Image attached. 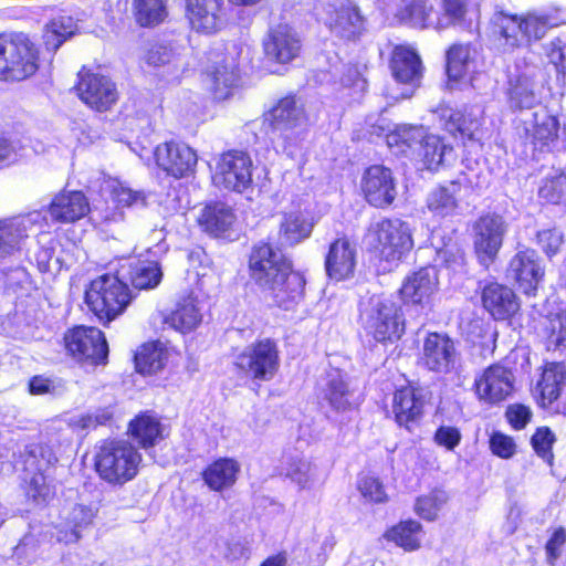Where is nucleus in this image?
<instances>
[{
  "instance_id": "obj_50",
  "label": "nucleus",
  "mask_w": 566,
  "mask_h": 566,
  "mask_svg": "<svg viewBox=\"0 0 566 566\" xmlns=\"http://www.w3.org/2000/svg\"><path fill=\"white\" fill-rule=\"evenodd\" d=\"M542 334L548 349L566 347V311L547 315Z\"/></svg>"
},
{
  "instance_id": "obj_43",
  "label": "nucleus",
  "mask_w": 566,
  "mask_h": 566,
  "mask_svg": "<svg viewBox=\"0 0 566 566\" xmlns=\"http://www.w3.org/2000/svg\"><path fill=\"white\" fill-rule=\"evenodd\" d=\"M313 230V223L310 222L302 212L290 211L282 216L279 226V234L285 247H294L307 239Z\"/></svg>"
},
{
  "instance_id": "obj_62",
  "label": "nucleus",
  "mask_w": 566,
  "mask_h": 566,
  "mask_svg": "<svg viewBox=\"0 0 566 566\" xmlns=\"http://www.w3.org/2000/svg\"><path fill=\"white\" fill-rule=\"evenodd\" d=\"M539 197L548 205H560L566 201L559 179H547L538 190Z\"/></svg>"
},
{
  "instance_id": "obj_53",
  "label": "nucleus",
  "mask_w": 566,
  "mask_h": 566,
  "mask_svg": "<svg viewBox=\"0 0 566 566\" xmlns=\"http://www.w3.org/2000/svg\"><path fill=\"white\" fill-rule=\"evenodd\" d=\"M208 77L216 97L221 99L229 96V88L237 84L239 75L235 65L230 63L216 66L208 73Z\"/></svg>"
},
{
  "instance_id": "obj_21",
  "label": "nucleus",
  "mask_w": 566,
  "mask_h": 566,
  "mask_svg": "<svg viewBox=\"0 0 566 566\" xmlns=\"http://www.w3.org/2000/svg\"><path fill=\"white\" fill-rule=\"evenodd\" d=\"M542 74L539 66L523 61L516 64V72L509 81V102L512 108L530 109L539 104L537 77Z\"/></svg>"
},
{
  "instance_id": "obj_11",
  "label": "nucleus",
  "mask_w": 566,
  "mask_h": 566,
  "mask_svg": "<svg viewBox=\"0 0 566 566\" xmlns=\"http://www.w3.org/2000/svg\"><path fill=\"white\" fill-rule=\"evenodd\" d=\"M66 354L75 361L92 366L108 363V343L103 331L95 326L74 325L62 337Z\"/></svg>"
},
{
  "instance_id": "obj_44",
  "label": "nucleus",
  "mask_w": 566,
  "mask_h": 566,
  "mask_svg": "<svg viewBox=\"0 0 566 566\" xmlns=\"http://www.w3.org/2000/svg\"><path fill=\"white\" fill-rule=\"evenodd\" d=\"M436 14L433 0H403L397 13L401 21L418 28H433L430 21Z\"/></svg>"
},
{
  "instance_id": "obj_31",
  "label": "nucleus",
  "mask_w": 566,
  "mask_h": 566,
  "mask_svg": "<svg viewBox=\"0 0 566 566\" xmlns=\"http://www.w3.org/2000/svg\"><path fill=\"white\" fill-rule=\"evenodd\" d=\"M240 471L241 465L237 459L220 457L208 463L200 475L210 491L222 493L235 485Z\"/></svg>"
},
{
  "instance_id": "obj_26",
  "label": "nucleus",
  "mask_w": 566,
  "mask_h": 566,
  "mask_svg": "<svg viewBox=\"0 0 566 566\" xmlns=\"http://www.w3.org/2000/svg\"><path fill=\"white\" fill-rule=\"evenodd\" d=\"M325 24L334 35L354 40L363 30V18L350 0H335L326 7Z\"/></svg>"
},
{
  "instance_id": "obj_34",
  "label": "nucleus",
  "mask_w": 566,
  "mask_h": 566,
  "mask_svg": "<svg viewBox=\"0 0 566 566\" xmlns=\"http://www.w3.org/2000/svg\"><path fill=\"white\" fill-rule=\"evenodd\" d=\"M111 199L114 202V208H105L99 211V222L108 224L124 220L125 208L146 207L148 193L144 190H135L130 187L118 184L111 190Z\"/></svg>"
},
{
  "instance_id": "obj_16",
  "label": "nucleus",
  "mask_w": 566,
  "mask_h": 566,
  "mask_svg": "<svg viewBox=\"0 0 566 566\" xmlns=\"http://www.w3.org/2000/svg\"><path fill=\"white\" fill-rule=\"evenodd\" d=\"M482 308L496 322L512 323L521 315L522 304L516 292L497 281L486 282L480 292Z\"/></svg>"
},
{
  "instance_id": "obj_40",
  "label": "nucleus",
  "mask_w": 566,
  "mask_h": 566,
  "mask_svg": "<svg viewBox=\"0 0 566 566\" xmlns=\"http://www.w3.org/2000/svg\"><path fill=\"white\" fill-rule=\"evenodd\" d=\"M168 352L159 339L143 343L134 354L135 370L140 375H154L161 370Z\"/></svg>"
},
{
  "instance_id": "obj_20",
  "label": "nucleus",
  "mask_w": 566,
  "mask_h": 566,
  "mask_svg": "<svg viewBox=\"0 0 566 566\" xmlns=\"http://www.w3.org/2000/svg\"><path fill=\"white\" fill-rule=\"evenodd\" d=\"M78 77V95L90 107L105 112L117 102L116 84L108 76L83 70Z\"/></svg>"
},
{
  "instance_id": "obj_5",
  "label": "nucleus",
  "mask_w": 566,
  "mask_h": 566,
  "mask_svg": "<svg viewBox=\"0 0 566 566\" xmlns=\"http://www.w3.org/2000/svg\"><path fill=\"white\" fill-rule=\"evenodd\" d=\"M359 321L366 336L382 346L397 344L407 332L403 308L390 297L371 296L360 308Z\"/></svg>"
},
{
  "instance_id": "obj_12",
  "label": "nucleus",
  "mask_w": 566,
  "mask_h": 566,
  "mask_svg": "<svg viewBox=\"0 0 566 566\" xmlns=\"http://www.w3.org/2000/svg\"><path fill=\"white\" fill-rule=\"evenodd\" d=\"M427 403L423 388L408 380L391 392V419L398 429L413 433L423 423Z\"/></svg>"
},
{
  "instance_id": "obj_30",
  "label": "nucleus",
  "mask_w": 566,
  "mask_h": 566,
  "mask_svg": "<svg viewBox=\"0 0 566 566\" xmlns=\"http://www.w3.org/2000/svg\"><path fill=\"white\" fill-rule=\"evenodd\" d=\"M223 0H187V18L193 30L211 34L222 25Z\"/></svg>"
},
{
  "instance_id": "obj_42",
  "label": "nucleus",
  "mask_w": 566,
  "mask_h": 566,
  "mask_svg": "<svg viewBox=\"0 0 566 566\" xmlns=\"http://www.w3.org/2000/svg\"><path fill=\"white\" fill-rule=\"evenodd\" d=\"M459 180H451L448 186L432 190L427 198L426 207L434 216L446 218L453 216L459 207L457 193L460 191Z\"/></svg>"
},
{
  "instance_id": "obj_25",
  "label": "nucleus",
  "mask_w": 566,
  "mask_h": 566,
  "mask_svg": "<svg viewBox=\"0 0 566 566\" xmlns=\"http://www.w3.org/2000/svg\"><path fill=\"white\" fill-rule=\"evenodd\" d=\"M126 434L138 450H148L167 438L168 429L154 410H143L128 421Z\"/></svg>"
},
{
  "instance_id": "obj_4",
  "label": "nucleus",
  "mask_w": 566,
  "mask_h": 566,
  "mask_svg": "<svg viewBox=\"0 0 566 566\" xmlns=\"http://www.w3.org/2000/svg\"><path fill=\"white\" fill-rule=\"evenodd\" d=\"M130 287L112 273L97 275L86 285L84 303L87 311L104 327L120 317L134 301Z\"/></svg>"
},
{
  "instance_id": "obj_55",
  "label": "nucleus",
  "mask_w": 566,
  "mask_h": 566,
  "mask_svg": "<svg viewBox=\"0 0 566 566\" xmlns=\"http://www.w3.org/2000/svg\"><path fill=\"white\" fill-rule=\"evenodd\" d=\"M446 126L449 132H458L463 138H468L469 140L481 139V122L480 118L472 113L464 115L461 112L452 111Z\"/></svg>"
},
{
  "instance_id": "obj_3",
  "label": "nucleus",
  "mask_w": 566,
  "mask_h": 566,
  "mask_svg": "<svg viewBox=\"0 0 566 566\" xmlns=\"http://www.w3.org/2000/svg\"><path fill=\"white\" fill-rule=\"evenodd\" d=\"M143 454L129 440L107 438L99 442L93 457L98 479L112 488H123L139 474Z\"/></svg>"
},
{
  "instance_id": "obj_35",
  "label": "nucleus",
  "mask_w": 566,
  "mask_h": 566,
  "mask_svg": "<svg viewBox=\"0 0 566 566\" xmlns=\"http://www.w3.org/2000/svg\"><path fill=\"white\" fill-rule=\"evenodd\" d=\"M441 9L442 11H437L436 18L430 21L433 29L471 25L480 17L479 7L469 0H442Z\"/></svg>"
},
{
  "instance_id": "obj_48",
  "label": "nucleus",
  "mask_w": 566,
  "mask_h": 566,
  "mask_svg": "<svg viewBox=\"0 0 566 566\" xmlns=\"http://www.w3.org/2000/svg\"><path fill=\"white\" fill-rule=\"evenodd\" d=\"M136 21L142 27H155L168 15L167 0H134Z\"/></svg>"
},
{
  "instance_id": "obj_24",
  "label": "nucleus",
  "mask_w": 566,
  "mask_h": 566,
  "mask_svg": "<svg viewBox=\"0 0 566 566\" xmlns=\"http://www.w3.org/2000/svg\"><path fill=\"white\" fill-rule=\"evenodd\" d=\"M302 42L296 31L286 23L271 27L263 39V50L268 60L286 64L296 59Z\"/></svg>"
},
{
  "instance_id": "obj_23",
  "label": "nucleus",
  "mask_w": 566,
  "mask_h": 566,
  "mask_svg": "<svg viewBox=\"0 0 566 566\" xmlns=\"http://www.w3.org/2000/svg\"><path fill=\"white\" fill-rule=\"evenodd\" d=\"M116 274L130 290L147 291L157 287L163 280V272L157 261L127 256L119 261Z\"/></svg>"
},
{
  "instance_id": "obj_47",
  "label": "nucleus",
  "mask_w": 566,
  "mask_h": 566,
  "mask_svg": "<svg viewBox=\"0 0 566 566\" xmlns=\"http://www.w3.org/2000/svg\"><path fill=\"white\" fill-rule=\"evenodd\" d=\"M475 63L470 45L455 44L447 53V73L451 80L458 81L474 72Z\"/></svg>"
},
{
  "instance_id": "obj_19",
  "label": "nucleus",
  "mask_w": 566,
  "mask_h": 566,
  "mask_svg": "<svg viewBox=\"0 0 566 566\" xmlns=\"http://www.w3.org/2000/svg\"><path fill=\"white\" fill-rule=\"evenodd\" d=\"M357 266V248L346 234L335 238L327 247L324 269L327 277L343 282L354 277Z\"/></svg>"
},
{
  "instance_id": "obj_45",
  "label": "nucleus",
  "mask_w": 566,
  "mask_h": 566,
  "mask_svg": "<svg viewBox=\"0 0 566 566\" xmlns=\"http://www.w3.org/2000/svg\"><path fill=\"white\" fill-rule=\"evenodd\" d=\"M360 189L365 200L378 209L389 207L397 196L394 179H361Z\"/></svg>"
},
{
  "instance_id": "obj_22",
  "label": "nucleus",
  "mask_w": 566,
  "mask_h": 566,
  "mask_svg": "<svg viewBox=\"0 0 566 566\" xmlns=\"http://www.w3.org/2000/svg\"><path fill=\"white\" fill-rule=\"evenodd\" d=\"M154 154L157 166L169 177H190L196 172L197 153L185 143L160 144Z\"/></svg>"
},
{
  "instance_id": "obj_1",
  "label": "nucleus",
  "mask_w": 566,
  "mask_h": 566,
  "mask_svg": "<svg viewBox=\"0 0 566 566\" xmlns=\"http://www.w3.org/2000/svg\"><path fill=\"white\" fill-rule=\"evenodd\" d=\"M250 282L271 307L294 310L304 298L306 279L271 242L254 243L247 256Z\"/></svg>"
},
{
  "instance_id": "obj_60",
  "label": "nucleus",
  "mask_w": 566,
  "mask_h": 566,
  "mask_svg": "<svg viewBox=\"0 0 566 566\" xmlns=\"http://www.w3.org/2000/svg\"><path fill=\"white\" fill-rule=\"evenodd\" d=\"M462 434L457 427L440 426L433 433V441L436 444L446 448L447 450H454L461 442Z\"/></svg>"
},
{
  "instance_id": "obj_54",
  "label": "nucleus",
  "mask_w": 566,
  "mask_h": 566,
  "mask_svg": "<svg viewBox=\"0 0 566 566\" xmlns=\"http://www.w3.org/2000/svg\"><path fill=\"white\" fill-rule=\"evenodd\" d=\"M324 398L336 411L349 410L352 403V390L348 382L342 377L329 379L324 388Z\"/></svg>"
},
{
  "instance_id": "obj_33",
  "label": "nucleus",
  "mask_w": 566,
  "mask_h": 566,
  "mask_svg": "<svg viewBox=\"0 0 566 566\" xmlns=\"http://www.w3.org/2000/svg\"><path fill=\"white\" fill-rule=\"evenodd\" d=\"M30 228L31 221L22 216L0 219V263L21 252Z\"/></svg>"
},
{
  "instance_id": "obj_13",
  "label": "nucleus",
  "mask_w": 566,
  "mask_h": 566,
  "mask_svg": "<svg viewBox=\"0 0 566 566\" xmlns=\"http://www.w3.org/2000/svg\"><path fill=\"white\" fill-rule=\"evenodd\" d=\"M460 357L457 340L448 333L428 332L422 339L417 364L428 373L448 375L455 370Z\"/></svg>"
},
{
  "instance_id": "obj_18",
  "label": "nucleus",
  "mask_w": 566,
  "mask_h": 566,
  "mask_svg": "<svg viewBox=\"0 0 566 566\" xmlns=\"http://www.w3.org/2000/svg\"><path fill=\"white\" fill-rule=\"evenodd\" d=\"M238 216L235 209L221 200H208L196 218V224L211 239H228L235 230Z\"/></svg>"
},
{
  "instance_id": "obj_46",
  "label": "nucleus",
  "mask_w": 566,
  "mask_h": 566,
  "mask_svg": "<svg viewBox=\"0 0 566 566\" xmlns=\"http://www.w3.org/2000/svg\"><path fill=\"white\" fill-rule=\"evenodd\" d=\"M251 157L240 150H230L220 156L216 164V174L220 177H251Z\"/></svg>"
},
{
  "instance_id": "obj_56",
  "label": "nucleus",
  "mask_w": 566,
  "mask_h": 566,
  "mask_svg": "<svg viewBox=\"0 0 566 566\" xmlns=\"http://www.w3.org/2000/svg\"><path fill=\"white\" fill-rule=\"evenodd\" d=\"M555 442V433L547 426L536 428L531 437V446L534 452L548 465H553L554 462L553 446Z\"/></svg>"
},
{
  "instance_id": "obj_38",
  "label": "nucleus",
  "mask_w": 566,
  "mask_h": 566,
  "mask_svg": "<svg viewBox=\"0 0 566 566\" xmlns=\"http://www.w3.org/2000/svg\"><path fill=\"white\" fill-rule=\"evenodd\" d=\"M270 122L281 132L300 127L306 122L304 107L295 96H285L270 111Z\"/></svg>"
},
{
  "instance_id": "obj_6",
  "label": "nucleus",
  "mask_w": 566,
  "mask_h": 566,
  "mask_svg": "<svg viewBox=\"0 0 566 566\" xmlns=\"http://www.w3.org/2000/svg\"><path fill=\"white\" fill-rule=\"evenodd\" d=\"M56 461L53 448L43 441L29 443L20 453V486L27 499L44 504L54 496V486L48 481L45 471Z\"/></svg>"
},
{
  "instance_id": "obj_41",
  "label": "nucleus",
  "mask_w": 566,
  "mask_h": 566,
  "mask_svg": "<svg viewBox=\"0 0 566 566\" xmlns=\"http://www.w3.org/2000/svg\"><path fill=\"white\" fill-rule=\"evenodd\" d=\"M201 321L200 310L191 297H184L178 301L175 308L164 318L165 324L181 334L195 331L201 324Z\"/></svg>"
},
{
  "instance_id": "obj_61",
  "label": "nucleus",
  "mask_w": 566,
  "mask_h": 566,
  "mask_svg": "<svg viewBox=\"0 0 566 566\" xmlns=\"http://www.w3.org/2000/svg\"><path fill=\"white\" fill-rule=\"evenodd\" d=\"M473 331L472 343L480 347L482 354H492L496 347L497 333L490 325H480Z\"/></svg>"
},
{
  "instance_id": "obj_37",
  "label": "nucleus",
  "mask_w": 566,
  "mask_h": 566,
  "mask_svg": "<svg viewBox=\"0 0 566 566\" xmlns=\"http://www.w3.org/2000/svg\"><path fill=\"white\" fill-rule=\"evenodd\" d=\"M423 534V526L419 521L406 518L387 527L382 533V537L403 552L411 553L422 547Z\"/></svg>"
},
{
  "instance_id": "obj_32",
  "label": "nucleus",
  "mask_w": 566,
  "mask_h": 566,
  "mask_svg": "<svg viewBox=\"0 0 566 566\" xmlns=\"http://www.w3.org/2000/svg\"><path fill=\"white\" fill-rule=\"evenodd\" d=\"M97 509L92 505L75 504L67 515L55 525L57 542L74 544L82 537V532L87 530L96 518Z\"/></svg>"
},
{
  "instance_id": "obj_59",
  "label": "nucleus",
  "mask_w": 566,
  "mask_h": 566,
  "mask_svg": "<svg viewBox=\"0 0 566 566\" xmlns=\"http://www.w3.org/2000/svg\"><path fill=\"white\" fill-rule=\"evenodd\" d=\"M566 544V530L563 526L555 527L545 543L546 562L555 565L562 555V548Z\"/></svg>"
},
{
  "instance_id": "obj_17",
  "label": "nucleus",
  "mask_w": 566,
  "mask_h": 566,
  "mask_svg": "<svg viewBox=\"0 0 566 566\" xmlns=\"http://www.w3.org/2000/svg\"><path fill=\"white\" fill-rule=\"evenodd\" d=\"M506 273L524 295L535 296L544 280L545 269L536 251L526 248L511 258Z\"/></svg>"
},
{
  "instance_id": "obj_51",
  "label": "nucleus",
  "mask_w": 566,
  "mask_h": 566,
  "mask_svg": "<svg viewBox=\"0 0 566 566\" xmlns=\"http://www.w3.org/2000/svg\"><path fill=\"white\" fill-rule=\"evenodd\" d=\"M74 28L75 23L71 17H59L53 19L45 27L43 34L46 49L56 51L66 39L74 34Z\"/></svg>"
},
{
  "instance_id": "obj_36",
  "label": "nucleus",
  "mask_w": 566,
  "mask_h": 566,
  "mask_svg": "<svg viewBox=\"0 0 566 566\" xmlns=\"http://www.w3.org/2000/svg\"><path fill=\"white\" fill-rule=\"evenodd\" d=\"M566 381V371L560 363H547L536 384V402L543 409H548L558 400L562 387Z\"/></svg>"
},
{
  "instance_id": "obj_28",
  "label": "nucleus",
  "mask_w": 566,
  "mask_h": 566,
  "mask_svg": "<svg viewBox=\"0 0 566 566\" xmlns=\"http://www.w3.org/2000/svg\"><path fill=\"white\" fill-rule=\"evenodd\" d=\"M46 210L53 222L70 224L85 218L91 206L83 191L63 189L52 198Z\"/></svg>"
},
{
  "instance_id": "obj_49",
  "label": "nucleus",
  "mask_w": 566,
  "mask_h": 566,
  "mask_svg": "<svg viewBox=\"0 0 566 566\" xmlns=\"http://www.w3.org/2000/svg\"><path fill=\"white\" fill-rule=\"evenodd\" d=\"M356 489L365 503L378 505L389 501L382 481L374 473L360 472L357 476Z\"/></svg>"
},
{
  "instance_id": "obj_64",
  "label": "nucleus",
  "mask_w": 566,
  "mask_h": 566,
  "mask_svg": "<svg viewBox=\"0 0 566 566\" xmlns=\"http://www.w3.org/2000/svg\"><path fill=\"white\" fill-rule=\"evenodd\" d=\"M546 55L557 70H566V45L560 39L551 41L545 46Z\"/></svg>"
},
{
  "instance_id": "obj_9",
  "label": "nucleus",
  "mask_w": 566,
  "mask_h": 566,
  "mask_svg": "<svg viewBox=\"0 0 566 566\" xmlns=\"http://www.w3.org/2000/svg\"><path fill=\"white\" fill-rule=\"evenodd\" d=\"M39 69V51L24 33L0 35V80L22 81Z\"/></svg>"
},
{
  "instance_id": "obj_27",
  "label": "nucleus",
  "mask_w": 566,
  "mask_h": 566,
  "mask_svg": "<svg viewBox=\"0 0 566 566\" xmlns=\"http://www.w3.org/2000/svg\"><path fill=\"white\" fill-rule=\"evenodd\" d=\"M438 290V279L428 268H420L407 275L397 293L401 306L424 307Z\"/></svg>"
},
{
  "instance_id": "obj_8",
  "label": "nucleus",
  "mask_w": 566,
  "mask_h": 566,
  "mask_svg": "<svg viewBox=\"0 0 566 566\" xmlns=\"http://www.w3.org/2000/svg\"><path fill=\"white\" fill-rule=\"evenodd\" d=\"M551 27L552 23L547 15L536 13L517 15L499 10L490 20L492 35L509 49L518 48L533 40H541Z\"/></svg>"
},
{
  "instance_id": "obj_29",
  "label": "nucleus",
  "mask_w": 566,
  "mask_h": 566,
  "mask_svg": "<svg viewBox=\"0 0 566 566\" xmlns=\"http://www.w3.org/2000/svg\"><path fill=\"white\" fill-rule=\"evenodd\" d=\"M146 61L149 65L163 69V74L178 78L188 67L187 48L177 42H159L147 52Z\"/></svg>"
},
{
  "instance_id": "obj_57",
  "label": "nucleus",
  "mask_w": 566,
  "mask_h": 566,
  "mask_svg": "<svg viewBox=\"0 0 566 566\" xmlns=\"http://www.w3.org/2000/svg\"><path fill=\"white\" fill-rule=\"evenodd\" d=\"M491 452L500 459H511L516 453L514 439L501 431H493L489 438Z\"/></svg>"
},
{
  "instance_id": "obj_58",
  "label": "nucleus",
  "mask_w": 566,
  "mask_h": 566,
  "mask_svg": "<svg viewBox=\"0 0 566 566\" xmlns=\"http://www.w3.org/2000/svg\"><path fill=\"white\" fill-rule=\"evenodd\" d=\"M533 417L528 406L523 403H512L505 410V418L514 430H523L531 422Z\"/></svg>"
},
{
  "instance_id": "obj_39",
  "label": "nucleus",
  "mask_w": 566,
  "mask_h": 566,
  "mask_svg": "<svg viewBox=\"0 0 566 566\" xmlns=\"http://www.w3.org/2000/svg\"><path fill=\"white\" fill-rule=\"evenodd\" d=\"M390 67L399 83L416 86L421 77V61L415 51L406 46L395 48Z\"/></svg>"
},
{
  "instance_id": "obj_52",
  "label": "nucleus",
  "mask_w": 566,
  "mask_h": 566,
  "mask_svg": "<svg viewBox=\"0 0 566 566\" xmlns=\"http://www.w3.org/2000/svg\"><path fill=\"white\" fill-rule=\"evenodd\" d=\"M447 501L448 495L444 491L432 489L416 499L413 511L420 518L432 522L438 517L439 511Z\"/></svg>"
},
{
  "instance_id": "obj_10",
  "label": "nucleus",
  "mask_w": 566,
  "mask_h": 566,
  "mask_svg": "<svg viewBox=\"0 0 566 566\" xmlns=\"http://www.w3.org/2000/svg\"><path fill=\"white\" fill-rule=\"evenodd\" d=\"M237 373L260 385L271 381L280 371L281 355L275 339H255L241 350L233 361Z\"/></svg>"
},
{
  "instance_id": "obj_63",
  "label": "nucleus",
  "mask_w": 566,
  "mask_h": 566,
  "mask_svg": "<svg viewBox=\"0 0 566 566\" xmlns=\"http://www.w3.org/2000/svg\"><path fill=\"white\" fill-rule=\"evenodd\" d=\"M537 241L543 252L552 258L559 251L563 237L555 229H546L537 233Z\"/></svg>"
},
{
  "instance_id": "obj_15",
  "label": "nucleus",
  "mask_w": 566,
  "mask_h": 566,
  "mask_svg": "<svg viewBox=\"0 0 566 566\" xmlns=\"http://www.w3.org/2000/svg\"><path fill=\"white\" fill-rule=\"evenodd\" d=\"M473 250L479 263L485 268L492 264L503 244L506 224L495 212L482 213L472 224Z\"/></svg>"
},
{
  "instance_id": "obj_2",
  "label": "nucleus",
  "mask_w": 566,
  "mask_h": 566,
  "mask_svg": "<svg viewBox=\"0 0 566 566\" xmlns=\"http://www.w3.org/2000/svg\"><path fill=\"white\" fill-rule=\"evenodd\" d=\"M367 252L379 272H391L413 248L409 224L399 218H382L366 231Z\"/></svg>"
},
{
  "instance_id": "obj_7",
  "label": "nucleus",
  "mask_w": 566,
  "mask_h": 566,
  "mask_svg": "<svg viewBox=\"0 0 566 566\" xmlns=\"http://www.w3.org/2000/svg\"><path fill=\"white\" fill-rule=\"evenodd\" d=\"M387 145L396 147L397 153L417 154L421 157L423 168L437 172L444 158L452 153L438 135L428 134L422 126H400L387 136Z\"/></svg>"
},
{
  "instance_id": "obj_14",
  "label": "nucleus",
  "mask_w": 566,
  "mask_h": 566,
  "mask_svg": "<svg viewBox=\"0 0 566 566\" xmlns=\"http://www.w3.org/2000/svg\"><path fill=\"white\" fill-rule=\"evenodd\" d=\"M515 376L509 366L497 361L485 367L472 384L476 399L488 406H497L515 390Z\"/></svg>"
}]
</instances>
